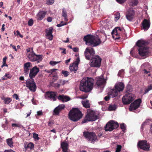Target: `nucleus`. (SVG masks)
Segmentation results:
<instances>
[{"mask_svg":"<svg viewBox=\"0 0 152 152\" xmlns=\"http://www.w3.org/2000/svg\"><path fill=\"white\" fill-rule=\"evenodd\" d=\"M62 16L64 18V20L66 21H67V15L66 10L64 9H63L62 11Z\"/></svg>","mask_w":152,"mask_h":152,"instance_id":"nucleus-38","label":"nucleus"},{"mask_svg":"<svg viewBox=\"0 0 152 152\" xmlns=\"http://www.w3.org/2000/svg\"><path fill=\"white\" fill-rule=\"evenodd\" d=\"M32 51H31L28 55V57L30 60L32 61H37V62H39L42 59V56L40 55H36L34 53L32 49Z\"/></svg>","mask_w":152,"mask_h":152,"instance_id":"nucleus-10","label":"nucleus"},{"mask_svg":"<svg viewBox=\"0 0 152 152\" xmlns=\"http://www.w3.org/2000/svg\"><path fill=\"white\" fill-rule=\"evenodd\" d=\"M143 29L145 30H147L150 27V22L147 19H144L142 23Z\"/></svg>","mask_w":152,"mask_h":152,"instance_id":"nucleus-20","label":"nucleus"},{"mask_svg":"<svg viewBox=\"0 0 152 152\" xmlns=\"http://www.w3.org/2000/svg\"><path fill=\"white\" fill-rule=\"evenodd\" d=\"M46 14V12L43 11H40L37 14V18L38 20H41L45 17V16Z\"/></svg>","mask_w":152,"mask_h":152,"instance_id":"nucleus-22","label":"nucleus"},{"mask_svg":"<svg viewBox=\"0 0 152 152\" xmlns=\"http://www.w3.org/2000/svg\"><path fill=\"white\" fill-rule=\"evenodd\" d=\"M84 54L86 58L89 60L91 58V56L95 54V51L92 48H87L84 52Z\"/></svg>","mask_w":152,"mask_h":152,"instance_id":"nucleus-15","label":"nucleus"},{"mask_svg":"<svg viewBox=\"0 0 152 152\" xmlns=\"http://www.w3.org/2000/svg\"><path fill=\"white\" fill-rule=\"evenodd\" d=\"M57 95V93L56 92L48 91L45 94V97L46 99L54 101L56 100Z\"/></svg>","mask_w":152,"mask_h":152,"instance_id":"nucleus-12","label":"nucleus"},{"mask_svg":"<svg viewBox=\"0 0 152 152\" xmlns=\"http://www.w3.org/2000/svg\"><path fill=\"white\" fill-rule=\"evenodd\" d=\"M7 145L11 148L13 147V142L12 138H9L7 140Z\"/></svg>","mask_w":152,"mask_h":152,"instance_id":"nucleus-31","label":"nucleus"},{"mask_svg":"<svg viewBox=\"0 0 152 152\" xmlns=\"http://www.w3.org/2000/svg\"><path fill=\"white\" fill-rule=\"evenodd\" d=\"M124 69H121L119 72L118 75L120 76H121L124 74Z\"/></svg>","mask_w":152,"mask_h":152,"instance_id":"nucleus-54","label":"nucleus"},{"mask_svg":"<svg viewBox=\"0 0 152 152\" xmlns=\"http://www.w3.org/2000/svg\"><path fill=\"white\" fill-rule=\"evenodd\" d=\"M67 82L65 80H59V82L60 85H63Z\"/></svg>","mask_w":152,"mask_h":152,"instance_id":"nucleus-50","label":"nucleus"},{"mask_svg":"<svg viewBox=\"0 0 152 152\" xmlns=\"http://www.w3.org/2000/svg\"><path fill=\"white\" fill-rule=\"evenodd\" d=\"M1 99L4 101V103L5 104H9L12 101V99L10 98L3 97Z\"/></svg>","mask_w":152,"mask_h":152,"instance_id":"nucleus-26","label":"nucleus"},{"mask_svg":"<svg viewBox=\"0 0 152 152\" xmlns=\"http://www.w3.org/2000/svg\"><path fill=\"white\" fill-rule=\"evenodd\" d=\"M133 13L134 12H132V14L129 13H127L126 15V18L129 21H131L132 20L133 18Z\"/></svg>","mask_w":152,"mask_h":152,"instance_id":"nucleus-34","label":"nucleus"},{"mask_svg":"<svg viewBox=\"0 0 152 152\" xmlns=\"http://www.w3.org/2000/svg\"><path fill=\"white\" fill-rule=\"evenodd\" d=\"M141 102V100L140 99L135 100L133 103L131 104L129 110L130 111L132 110H135L139 107Z\"/></svg>","mask_w":152,"mask_h":152,"instance_id":"nucleus-16","label":"nucleus"},{"mask_svg":"<svg viewBox=\"0 0 152 152\" xmlns=\"http://www.w3.org/2000/svg\"><path fill=\"white\" fill-rule=\"evenodd\" d=\"M121 145H117L115 152H120L121 151Z\"/></svg>","mask_w":152,"mask_h":152,"instance_id":"nucleus-45","label":"nucleus"},{"mask_svg":"<svg viewBox=\"0 0 152 152\" xmlns=\"http://www.w3.org/2000/svg\"><path fill=\"white\" fill-rule=\"evenodd\" d=\"M61 61L56 62L53 61H50V64L52 66H54L56 64L59 63Z\"/></svg>","mask_w":152,"mask_h":152,"instance_id":"nucleus-41","label":"nucleus"},{"mask_svg":"<svg viewBox=\"0 0 152 152\" xmlns=\"http://www.w3.org/2000/svg\"><path fill=\"white\" fill-rule=\"evenodd\" d=\"M89 121L88 120V119L86 117V118L84 119L83 121H82V123H84L86 122H87L88 121Z\"/></svg>","mask_w":152,"mask_h":152,"instance_id":"nucleus-62","label":"nucleus"},{"mask_svg":"<svg viewBox=\"0 0 152 152\" xmlns=\"http://www.w3.org/2000/svg\"><path fill=\"white\" fill-rule=\"evenodd\" d=\"M54 0H48L47 2V4L48 5H51L54 2Z\"/></svg>","mask_w":152,"mask_h":152,"instance_id":"nucleus-52","label":"nucleus"},{"mask_svg":"<svg viewBox=\"0 0 152 152\" xmlns=\"http://www.w3.org/2000/svg\"><path fill=\"white\" fill-rule=\"evenodd\" d=\"M102 60V58L99 56H96L92 58L91 60V66H100Z\"/></svg>","mask_w":152,"mask_h":152,"instance_id":"nucleus-11","label":"nucleus"},{"mask_svg":"<svg viewBox=\"0 0 152 152\" xmlns=\"http://www.w3.org/2000/svg\"><path fill=\"white\" fill-rule=\"evenodd\" d=\"M12 127H18L21 128L22 126L20 124H17L13 123V124H12Z\"/></svg>","mask_w":152,"mask_h":152,"instance_id":"nucleus-48","label":"nucleus"},{"mask_svg":"<svg viewBox=\"0 0 152 152\" xmlns=\"http://www.w3.org/2000/svg\"><path fill=\"white\" fill-rule=\"evenodd\" d=\"M116 1L119 3L122 4L124 3L126 0H116Z\"/></svg>","mask_w":152,"mask_h":152,"instance_id":"nucleus-59","label":"nucleus"},{"mask_svg":"<svg viewBox=\"0 0 152 152\" xmlns=\"http://www.w3.org/2000/svg\"><path fill=\"white\" fill-rule=\"evenodd\" d=\"M138 2V0H131L129 2V4L130 6H134L137 4Z\"/></svg>","mask_w":152,"mask_h":152,"instance_id":"nucleus-33","label":"nucleus"},{"mask_svg":"<svg viewBox=\"0 0 152 152\" xmlns=\"http://www.w3.org/2000/svg\"><path fill=\"white\" fill-rule=\"evenodd\" d=\"M58 99L63 102H66L70 100V98L68 96H65L64 95H60L58 97Z\"/></svg>","mask_w":152,"mask_h":152,"instance_id":"nucleus-21","label":"nucleus"},{"mask_svg":"<svg viewBox=\"0 0 152 152\" xmlns=\"http://www.w3.org/2000/svg\"><path fill=\"white\" fill-rule=\"evenodd\" d=\"M152 89V84H150L148 86V88L145 90L144 94H146L149 91Z\"/></svg>","mask_w":152,"mask_h":152,"instance_id":"nucleus-39","label":"nucleus"},{"mask_svg":"<svg viewBox=\"0 0 152 152\" xmlns=\"http://www.w3.org/2000/svg\"><path fill=\"white\" fill-rule=\"evenodd\" d=\"M61 73L62 75V76H64L65 77H67L69 75V72L65 70H62Z\"/></svg>","mask_w":152,"mask_h":152,"instance_id":"nucleus-40","label":"nucleus"},{"mask_svg":"<svg viewBox=\"0 0 152 152\" xmlns=\"http://www.w3.org/2000/svg\"><path fill=\"white\" fill-rule=\"evenodd\" d=\"M83 40L86 42L88 45L96 47L99 45L101 42V41L98 37L88 34L85 36Z\"/></svg>","mask_w":152,"mask_h":152,"instance_id":"nucleus-2","label":"nucleus"},{"mask_svg":"<svg viewBox=\"0 0 152 152\" xmlns=\"http://www.w3.org/2000/svg\"><path fill=\"white\" fill-rule=\"evenodd\" d=\"M12 77L11 75L9 74H6L5 75L2 77L1 80H5L8 79Z\"/></svg>","mask_w":152,"mask_h":152,"instance_id":"nucleus-37","label":"nucleus"},{"mask_svg":"<svg viewBox=\"0 0 152 152\" xmlns=\"http://www.w3.org/2000/svg\"><path fill=\"white\" fill-rule=\"evenodd\" d=\"M43 114V113L42 111H38L37 112V115L38 116L42 115Z\"/></svg>","mask_w":152,"mask_h":152,"instance_id":"nucleus-60","label":"nucleus"},{"mask_svg":"<svg viewBox=\"0 0 152 152\" xmlns=\"http://www.w3.org/2000/svg\"><path fill=\"white\" fill-rule=\"evenodd\" d=\"M95 81V85L98 87H104L106 83V80L104 78L103 76L96 77Z\"/></svg>","mask_w":152,"mask_h":152,"instance_id":"nucleus-13","label":"nucleus"},{"mask_svg":"<svg viewBox=\"0 0 152 152\" xmlns=\"http://www.w3.org/2000/svg\"><path fill=\"white\" fill-rule=\"evenodd\" d=\"M33 137L37 140H38L39 139V138L38 137V134H36L35 133H34L33 134Z\"/></svg>","mask_w":152,"mask_h":152,"instance_id":"nucleus-53","label":"nucleus"},{"mask_svg":"<svg viewBox=\"0 0 152 152\" xmlns=\"http://www.w3.org/2000/svg\"><path fill=\"white\" fill-rule=\"evenodd\" d=\"M81 112L77 108H74L71 110L68 114L69 118L73 121H77L82 118Z\"/></svg>","mask_w":152,"mask_h":152,"instance_id":"nucleus-4","label":"nucleus"},{"mask_svg":"<svg viewBox=\"0 0 152 152\" xmlns=\"http://www.w3.org/2000/svg\"><path fill=\"white\" fill-rule=\"evenodd\" d=\"M31 64L30 62H28L24 64L23 66H31Z\"/></svg>","mask_w":152,"mask_h":152,"instance_id":"nucleus-55","label":"nucleus"},{"mask_svg":"<svg viewBox=\"0 0 152 152\" xmlns=\"http://www.w3.org/2000/svg\"><path fill=\"white\" fill-rule=\"evenodd\" d=\"M147 44V42L141 39L138 40L136 43L137 46L139 48V54L141 56H146L148 54V48L146 46Z\"/></svg>","mask_w":152,"mask_h":152,"instance_id":"nucleus-3","label":"nucleus"},{"mask_svg":"<svg viewBox=\"0 0 152 152\" xmlns=\"http://www.w3.org/2000/svg\"><path fill=\"white\" fill-rule=\"evenodd\" d=\"M16 32H17V34L21 38H22L23 37V35H21L20 34V32L18 31V30Z\"/></svg>","mask_w":152,"mask_h":152,"instance_id":"nucleus-64","label":"nucleus"},{"mask_svg":"<svg viewBox=\"0 0 152 152\" xmlns=\"http://www.w3.org/2000/svg\"><path fill=\"white\" fill-rule=\"evenodd\" d=\"M7 59V58L6 57H5L3 59V65L1 66H7V65L6 64V60Z\"/></svg>","mask_w":152,"mask_h":152,"instance_id":"nucleus-43","label":"nucleus"},{"mask_svg":"<svg viewBox=\"0 0 152 152\" xmlns=\"http://www.w3.org/2000/svg\"><path fill=\"white\" fill-rule=\"evenodd\" d=\"M82 104L83 107L86 108H88L90 107V104L88 100H86V101L82 102Z\"/></svg>","mask_w":152,"mask_h":152,"instance_id":"nucleus-29","label":"nucleus"},{"mask_svg":"<svg viewBox=\"0 0 152 152\" xmlns=\"http://www.w3.org/2000/svg\"><path fill=\"white\" fill-rule=\"evenodd\" d=\"M80 61L79 57H77L75 61L73 62L72 64H70L69 66H78V65Z\"/></svg>","mask_w":152,"mask_h":152,"instance_id":"nucleus-27","label":"nucleus"},{"mask_svg":"<svg viewBox=\"0 0 152 152\" xmlns=\"http://www.w3.org/2000/svg\"><path fill=\"white\" fill-rule=\"evenodd\" d=\"M78 67H69V69L71 72L74 71V73H76L78 69Z\"/></svg>","mask_w":152,"mask_h":152,"instance_id":"nucleus-44","label":"nucleus"},{"mask_svg":"<svg viewBox=\"0 0 152 152\" xmlns=\"http://www.w3.org/2000/svg\"><path fill=\"white\" fill-rule=\"evenodd\" d=\"M118 92L115 89H112L109 92V95L111 97H114L117 96Z\"/></svg>","mask_w":152,"mask_h":152,"instance_id":"nucleus-24","label":"nucleus"},{"mask_svg":"<svg viewBox=\"0 0 152 152\" xmlns=\"http://www.w3.org/2000/svg\"><path fill=\"white\" fill-rule=\"evenodd\" d=\"M68 143L65 142H63L61 143V146L63 152H68Z\"/></svg>","mask_w":152,"mask_h":152,"instance_id":"nucleus-23","label":"nucleus"},{"mask_svg":"<svg viewBox=\"0 0 152 152\" xmlns=\"http://www.w3.org/2000/svg\"><path fill=\"white\" fill-rule=\"evenodd\" d=\"M94 80L92 78L86 77L81 81L80 89L81 91L88 92L91 91L93 88Z\"/></svg>","mask_w":152,"mask_h":152,"instance_id":"nucleus-1","label":"nucleus"},{"mask_svg":"<svg viewBox=\"0 0 152 152\" xmlns=\"http://www.w3.org/2000/svg\"><path fill=\"white\" fill-rule=\"evenodd\" d=\"M83 136L89 141L94 143L95 142L98 141L97 137L95 133L93 132L88 131L83 132Z\"/></svg>","mask_w":152,"mask_h":152,"instance_id":"nucleus-5","label":"nucleus"},{"mask_svg":"<svg viewBox=\"0 0 152 152\" xmlns=\"http://www.w3.org/2000/svg\"><path fill=\"white\" fill-rule=\"evenodd\" d=\"M137 146L138 148L144 151H148L149 150L150 145L145 140L139 141Z\"/></svg>","mask_w":152,"mask_h":152,"instance_id":"nucleus-9","label":"nucleus"},{"mask_svg":"<svg viewBox=\"0 0 152 152\" xmlns=\"http://www.w3.org/2000/svg\"><path fill=\"white\" fill-rule=\"evenodd\" d=\"M13 97L16 99L17 100H18L19 99L18 96L16 94H14L13 95Z\"/></svg>","mask_w":152,"mask_h":152,"instance_id":"nucleus-63","label":"nucleus"},{"mask_svg":"<svg viewBox=\"0 0 152 152\" xmlns=\"http://www.w3.org/2000/svg\"><path fill=\"white\" fill-rule=\"evenodd\" d=\"M29 67H24V73H25V75H26L28 73L29 69Z\"/></svg>","mask_w":152,"mask_h":152,"instance_id":"nucleus-46","label":"nucleus"},{"mask_svg":"<svg viewBox=\"0 0 152 152\" xmlns=\"http://www.w3.org/2000/svg\"><path fill=\"white\" fill-rule=\"evenodd\" d=\"M110 97H111L110 96V95H107V96H105L104 98V99L106 101H108L110 99Z\"/></svg>","mask_w":152,"mask_h":152,"instance_id":"nucleus-57","label":"nucleus"},{"mask_svg":"<svg viewBox=\"0 0 152 152\" xmlns=\"http://www.w3.org/2000/svg\"><path fill=\"white\" fill-rule=\"evenodd\" d=\"M67 24L66 23H64L63 21H61L60 24H58L57 25L58 27H60L64 25H66Z\"/></svg>","mask_w":152,"mask_h":152,"instance_id":"nucleus-49","label":"nucleus"},{"mask_svg":"<svg viewBox=\"0 0 152 152\" xmlns=\"http://www.w3.org/2000/svg\"><path fill=\"white\" fill-rule=\"evenodd\" d=\"M117 108V106L115 104L110 105L108 107V110L110 111L114 110Z\"/></svg>","mask_w":152,"mask_h":152,"instance_id":"nucleus-36","label":"nucleus"},{"mask_svg":"<svg viewBox=\"0 0 152 152\" xmlns=\"http://www.w3.org/2000/svg\"><path fill=\"white\" fill-rule=\"evenodd\" d=\"M134 96L132 93H126L123 96L122 101L124 104H128L132 102L134 99Z\"/></svg>","mask_w":152,"mask_h":152,"instance_id":"nucleus-7","label":"nucleus"},{"mask_svg":"<svg viewBox=\"0 0 152 152\" xmlns=\"http://www.w3.org/2000/svg\"><path fill=\"white\" fill-rule=\"evenodd\" d=\"M65 105L64 104H61L59 105L56 107L54 110L53 111V115H59L61 111L64 109Z\"/></svg>","mask_w":152,"mask_h":152,"instance_id":"nucleus-17","label":"nucleus"},{"mask_svg":"<svg viewBox=\"0 0 152 152\" xmlns=\"http://www.w3.org/2000/svg\"><path fill=\"white\" fill-rule=\"evenodd\" d=\"M57 70V69H51L48 70L47 72L48 73H51L53 75V77L57 78V75L56 73H55V71Z\"/></svg>","mask_w":152,"mask_h":152,"instance_id":"nucleus-32","label":"nucleus"},{"mask_svg":"<svg viewBox=\"0 0 152 152\" xmlns=\"http://www.w3.org/2000/svg\"><path fill=\"white\" fill-rule=\"evenodd\" d=\"M118 126V123L113 120H110L104 126V129L106 131H111L117 128Z\"/></svg>","mask_w":152,"mask_h":152,"instance_id":"nucleus-6","label":"nucleus"},{"mask_svg":"<svg viewBox=\"0 0 152 152\" xmlns=\"http://www.w3.org/2000/svg\"><path fill=\"white\" fill-rule=\"evenodd\" d=\"M59 49L60 50H63V51L61 52V53L63 54H66V50L64 48H60Z\"/></svg>","mask_w":152,"mask_h":152,"instance_id":"nucleus-56","label":"nucleus"},{"mask_svg":"<svg viewBox=\"0 0 152 152\" xmlns=\"http://www.w3.org/2000/svg\"><path fill=\"white\" fill-rule=\"evenodd\" d=\"M34 69H32L30 70L29 75V76L30 78V79H32L39 72V70L36 69V71L35 72H34Z\"/></svg>","mask_w":152,"mask_h":152,"instance_id":"nucleus-25","label":"nucleus"},{"mask_svg":"<svg viewBox=\"0 0 152 152\" xmlns=\"http://www.w3.org/2000/svg\"><path fill=\"white\" fill-rule=\"evenodd\" d=\"M24 147L26 150L28 148L32 149L34 148V144L32 142H30L27 145H25Z\"/></svg>","mask_w":152,"mask_h":152,"instance_id":"nucleus-30","label":"nucleus"},{"mask_svg":"<svg viewBox=\"0 0 152 152\" xmlns=\"http://www.w3.org/2000/svg\"><path fill=\"white\" fill-rule=\"evenodd\" d=\"M33 23V20L31 19H30L28 22V25L30 26H31L32 25Z\"/></svg>","mask_w":152,"mask_h":152,"instance_id":"nucleus-51","label":"nucleus"},{"mask_svg":"<svg viewBox=\"0 0 152 152\" xmlns=\"http://www.w3.org/2000/svg\"><path fill=\"white\" fill-rule=\"evenodd\" d=\"M26 86L31 91L35 92L37 89L36 84L33 79L28 80L26 83Z\"/></svg>","mask_w":152,"mask_h":152,"instance_id":"nucleus-8","label":"nucleus"},{"mask_svg":"<svg viewBox=\"0 0 152 152\" xmlns=\"http://www.w3.org/2000/svg\"><path fill=\"white\" fill-rule=\"evenodd\" d=\"M115 28L116 32L115 33V34L116 35H117L118 33H120V32H122L124 33L125 32V30L123 28H121L120 27H117Z\"/></svg>","mask_w":152,"mask_h":152,"instance_id":"nucleus-28","label":"nucleus"},{"mask_svg":"<svg viewBox=\"0 0 152 152\" xmlns=\"http://www.w3.org/2000/svg\"><path fill=\"white\" fill-rule=\"evenodd\" d=\"M87 111L88 113L86 116L89 121H94L98 119V116L96 115V113L93 110L88 109Z\"/></svg>","mask_w":152,"mask_h":152,"instance_id":"nucleus-14","label":"nucleus"},{"mask_svg":"<svg viewBox=\"0 0 152 152\" xmlns=\"http://www.w3.org/2000/svg\"><path fill=\"white\" fill-rule=\"evenodd\" d=\"M126 126L125 124L124 123H123L120 124V128L122 130L123 132H124L126 129Z\"/></svg>","mask_w":152,"mask_h":152,"instance_id":"nucleus-42","label":"nucleus"},{"mask_svg":"<svg viewBox=\"0 0 152 152\" xmlns=\"http://www.w3.org/2000/svg\"><path fill=\"white\" fill-rule=\"evenodd\" d=\"M126 90V93H131V92L132 91V86L130 85H127Z\"/></svg>","mask_w":152,"mask_h":152,"instance_id":"nucleus-35","label":"nucleus"},{"mask_svg":"<svg viewBox=\"0 0 152 152\" xmlns=\"http://www.w3.org/2000/svg\"><path fill=\"white\" fill-rule=\"evenodd\" d=\"M150 66V65L148 62L145 63L142 65V66Z\"/></svg>","mask_w":152,"mask_h":152,"instance_id":"nucleus-58","label":"nucleus"},{"mask_svg":"<svg viewBox=\"0 0 152 152\" xmlns=\"http://www.w3.org/2000/svg\"><path fill=\"white\" fill-rule=\"evenodd\" d=\"M124 87V84L122 82L119 83L115 86V89L118 92L122 91Z\"/></svg>","mask_w":152,"mask_h":152,"instance_id":"nucleus-18","label":"nucleus"},{"mask_svg":"<svg viewBox=\"0 0 152 152\" xmlns=\"http://www.w3.org/2000/svg\"><path fill=\"white\" fill-rule=\"evenodd\" d=\"M134 12L133 13V16H134L135 13V12L133 10V9L132 8H131L129 9V10L128 11L127 13H129L130 14H132V12Z\"/></svg>","mask_w":152,"mask_h":152,"instance_id":"nucleus-47","label":"nucleus"},{"mask_svg":"<svg viewBox=\"0 0 152 152\" xmlns=\"http://www.w3.org/2000/svg\"><path fill=\"white\" fill-rule=\"evenodd\" d=\"M53 30V28L51 27L46 30V35L48 37V38L50 40H52L53 38V36L52 35Z\"/></svg>","mask_w":152,"mask_h":152,"instance_id":"nucleus-19","label":"nucleus"},{"mask_svg":"<svg viewBox=\"0 0 152 152\" xmlns=\"http://www.w3.org/2000/svg\"><path fill=\"white\" fill-rule=\"evenodd\" d=\"M48 125L49 126H51L52 125L54 124V123L53 121H49L48 122Z\"/></svg>","mask_w":152,"mask_h":152,"instance_id":"nucleus-61","label":"nucleus"}]
</instances>
